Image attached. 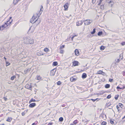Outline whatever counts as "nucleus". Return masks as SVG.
<instances>
[{"mask_svg":"<svg viewBox=\"0 0 125 125\" xmlns=\"http://www.w3.org/2000/svg\"><path fill=\"white\" fill-rule=\"evenodd\" d=\"M25 39L26 40H28L29 41H25V44H28L29 43L30 44H32L34 43V40L28 37V38H25Z\"/></svg>","mask_w":125,"mask_h":125,"instance_id":"obj_1","label":"nucleus"},{"mask_svg":"<svg viewBox=\"0 0 125 125\" xmlns=\"http://www.w3.org/2000/svg\"><path fill=\"white\" fill-rule=\"evenodd\" d=\"M35 27L33 26H31L28 32V33H30L33 32L35 29Z\"/></svg>","mask_w":125,"mask_h":125,"instance_id":"obj_2","label":"nucleus"},{"mask_svg":"<svg viewBox=\"0 0 125 125\" xmlns=\"http://www.w3.org/2000/svg\"><path fill=\"white\" fill-rule=\"evenodd\" d=\"M8 26V25L6 23H5L4 24L2 25L1 26H0V30L2 31L4 29L7 27Z\"/></svg>","mask_w":125,"mask_h":125,"instance_id":"obj_3","label":"nucleus"},{"mask_svg":"<svg viewBox=\"0 0 125 125\" xmlns=\"http://www.w3.org/2000/svg\"><path fill=\"white\" fill-rule=\"evenodd\" d=\"M25 88L27 89L31 90L32 88V86L31 85V84L30 83L29 84H26L25 86Z\"/></svg>","mask_w":125,"mask_h":125,"instance_id":"obj_4","label":"nucleus"},{"mask_svg":"<svg viewBox=\"0 0 125 125\" xmlns=\"http://www.w3.org/2000/svg\"><path fill=\"white\" fill-rule=\"evenodd\" d=\"M43 10V8L42 6H41L40 9V10L37 13V15L38 17L41 14Z\"/></svg>","mask_w":125,"mask_h":125,"instance_id":"obj_5","label":"nucleus"},{"mask_svg":"<svg viewBox=\"0 0 125 125\" xmlns=\"http://www.w3.org/2000/svg\"><path fill=\"white\" fill-rule=\"evenodd\" d=\"M90 20H86L84 21V24L85 25H88L90 24L92 22V21L90 20L91 21H90Z\"/></svg>","mask_w":125,"mask_h":125,"instance_id":"obj_6","label":"nucleus"},{"mask_svg":"<svg viewBox=\"0 0 125 125\" xmlns=\"http://www.w3.org/2000/svg\"><path fill=\"white\" fill-rule=\"evenodd\" d=\"M11 18V17H10V20L6 22L5 23L8 25V26H10V24H11V23L12 21V19H11V20H10Z\"/></svg>","mask_w":125,"mask_h":125,"instance_id":"obj_7","label":"nucleus"},{"mask_svg":"<svg viewBox=\"0 0 125 125\" xmlns=\"http://www.w3.org/2000/svg\"><path fill=\"white\" fill-rule=\"evenodd\" d=\"M56 70L55 69H53L50 72V75L52 76H54L55 73V72H56Z\"/></svg>","mask_w":125,"mask_h":125,"instance_id":"obj_8","label":"nucleus"},{"mask_svg":"<svg viewBox=\"0 0 125 125\" xmlns=\"http://www.w3.org/2000/svg\"><path fill=\"white\" fill-rule=\"evenodd\" d=\"M36 18V17H35L34 16H33L30 20V22L32 23H34L35 22V19Z\"/></svg>","mask_w":125,"mask_h":125,"instance_id":"obj_9","label":"nucleus"},{"mask_svg":"<svg viewBox=\"0 0 125 125\" xmlns=\"http://www.w3.org/2000/svg\"><path fill=\"white\" fill-rule=\"evenodd\" d=\"M100 117L104 119H106V116L105 115H104L103 113H102L100 115Z\"/></svg>","mask_w":125,"mask_h":125,"instance_id":"obj_10","label":"nucleus"},{"mask_svg":"<svg viewBox=\"0 0 125 125\" xmlns=\"http://www.w3.org/2000/svg\"><path fill=\"white\" fill-rule=\"evenodd\" d=\"M69 4L68 3H67L65 4L64 6V10H67L68 8V7Z\"/></svg>","mask_w":125,"mask_h":125,"instance_id":"obj_11","label":"nucleus"},{"mask_svg":"<svg viewBox=\"0 0 125 125\" xmlns=\"http://www.w3.org/2000/svg\"><path fill=\"white\" fill-rule=\"evenodd\" d=\"M73 65L74 66H77L78 65L79 62L77 61H74L73 62Z\"/></svg>","mask_w":125,"mask_h":125,"instance_id":"obj_12","label":"nucleus"},{"mask_svg":"<svg viewBox=\"0 0 125 125\" xmlns=\"http://www.w3.org/2000/svg\"><path fill=\"white\" fill-rule=\"evenodd\" d=\"M83 23L82 21H79L76 23V25L77 26H79L81 25Z\"/></svg>","mask_w":125,"mask_h":125,"instance_id":"obj_13","label":"nucleus"},{"mask_svg":"<svg viewBox=\"0 0 125 125\" xmlns=\"http://www.w3.org/2000/svg\"><path fill=\"white\" fill-rule=\"evenodd\" d=\"M40 22V19H37L35 21V23L36 24V26L38 25Z\"/></svg>","mask_w":125,"mask_h":125,"instance_id":"obj_14","label":"nucleus"},{"mask_svg":"<svg viewBox=\"0 0 125 125\" xmlns=\"http://www.w3.org/2000/svg\"><path fill=\"white\" fill-rule=\"evenodd\" d=\"M37 55L38 56L43 55V54L42 52L41 51H40L38 52L37 53Z\"/></svg>","mask_w":125,"mask_h":125,"instance_id":"obj_15","label":"nucleus"},{"mask_svg":"<svg viewBox=\"0 0 125 125\" xmlns=\"http://www.w3.org/2000/svg\"><path fill=\"white\" fill-rule=\"evenodd\" d=\"M36 105V104L35 103H33L30 104L29 105V107L31 108H32L35 106Z\"/></svg>","mask_w":125,"mask_h":125,"instance_id":"obj_16","label":"nucleus"},{"mask_svg":"<svg viewBox=\"0 0 125 125\" xmlns=\"http://www.w3.org/2000/svg\"><path fill=\"white\" fill-rule=\"evenodd\" d=\"M75 55L78 56L79 54V52L78 50L77 49H76L75 51Z\"/></svg>","mask_w":125,"mask_h":125,"instance_id":"obj_17","label":"nucleus"},{"mask_svg":"<svg viewBox=\"0 0 125 125\" xmlns=\"http://www.w3.org/2000/svg\"><path fill=\"white\" fill-rule=\"evenodd\" d=\"M87 75L86 73H83V74L82 77L84 79L86 78Z\"/></svg>","mask_w":125,"mask_h":125,"instance_id":"obj_18","label":"nucleus"},{"mask_svg":"<svg viewBox=\"0 0 125 125\" xmlns=\"http://www.w3.org/2000/svg\"><path fill=\"white\" fill-rule=\"evenodd\" d=\"M30 69L29 68H26L24 70V72L25 73H26L28 72H29L30 71Z\"/></svg>","mask_w":125,"mask_h":125,"instance_id":"obj_19","label":"nucleus"},{"mask_svg":"<svg viewBox=\"0 0 125 125\" xmlns=\"http://www.w3.org/2000/svg\"><path fill=\"white\" fill-rule=\"evenodd\" d=\"M44 50L45 52L47 53L49 52V50L48 48H46L44 49Z\"/></svg>","mask_w":125,"mask_h":125,"instance_id":"obj_20","label":"nucleus"},{"mask_svg":"<svg viewBox=\"0 0 125 125\" xmlns=\"http://www.w3.org/2000/svg\"><path fill=\"white\" fill-rule=\"evenodd\" d=\"M70 80L71 82H74L76 80V79L75 78H74L73 77H72L70 78Z\"/></svg>","mask_w":125,"mask_h":125,"instance_id":"obj_21","label":"nucleus"},{"mask_svg":"<svg viewBox=\"0 0 125 125\" xmlns=\"http://www.w3.org/2000/svg\"><path fill=\"white\" fill-rule=\"evenodd\" d=\"M52 65L54 66H56L58 65V63L56 62H53Z\"/></svg>","mask_w":125,"mask_h":125,"instance_id":"obj_22","label":"nucleus"},{"mask_svg":"<svg viewBox=\"0 0 125 125\" xmlns=\"http://www.w3.org/2000/svg\"><path fill=\"white\" fill-rule=\"evenodd\" d=\"M12 118L10 117H9L7 120V121L10 122L12 120Z\"/></svg>","mask_w":125,"mask_h":125,"instance_id":"obj_23","label":"nucleus"},{"mask_svg":"<svg viewBox=\"0 0 125 125\" xmlns=\"http://www.w3.org/2000/svg\"><path fill=\"white\" fill-rule=\"evenodd\" d=\"M119 105L121 108H123L124 107V106L122 104L120 103H119Z\"/></svg>","mask_w":125,"mask_h":125,"instance_id":"obj_24","label":"nucleus"},{"mask_svg":"<svg viewBox=\"0 0 125 125\" xmlns=\"http://www.w3.org/2000/svg\"><path fill=\"white\" fill-rule=\"evenodd\" d=\"M100 49L101 50H103L104 49V46L103 45L101 46L100 47Z\"/></svg>","mask_w":125,"mask_h":125,"instance_id":"obj_25","label":"nucleus"},{"mask_svg":"<svg viewBox=\"0 0 125 125\" xmlns=\"http://www.w3.org/2000/svg\"><path fill=\"white\" fill-rule=\"evenodd\" d=\"M110 86V84H106L105 86V87L106 88H109Z\"/></svg>","mask_w":125,"mask_h":125,"instance_id":"obj_26","label":"nucleus"},{"mask_svg":"<svg viewBox=\"0 0 125 125\" xmlns=\"http://www.w3.org/2000/svg\"><path fill=\"white\" fill-rule=\"evenodd\" d=\"M19 1L18 0H14L13 1V3L15 4H16Z\"/></svg>","mask_w":125,"mask_h":125,"instance_id":"obj_27","label":"nucleus"},{"mask_svg":"<svg viewBox=\"0 0 125 125\" xmlns=\"http://www.w3.org/2000/svg\"><path fill=\"white\" fill-rule=\"evenodd\" d=\"M37 79L38 80H41L42 79V77L40 76H37Z\"/></svg>","mask_w":125,"mask_h":125,"instance_id":"obj_28","label":"nucleus"},{"mask_svg":"<svg viewBox=\"0 0 125 125\" xmlns=\"http://www.w3.org/2000/svg\"><path fill=\"white\" fill-rule=\"evenodd\" d=\"M6 62V66H7L10 64V63L9 62H7V61H5Z\"/></svg>","mask_w":125,"mask_h":125,"instance_id":"obj_29","label":"nucleus"},{"mask_svg":"<svg viewBox=\"0 0 125 125\" xmlns=\"http://www.w3.org/2000/svg\"><path fill=\"white\" fill-rule=\"evenodd\" d=\"M95 32V28H94L93 29V31H92L91 32V33L92 34H94Z\"/></svg>","mask_w":125,"mask_h":125,"instance_id":"obj_30","label":"nucleus"},{"mask_svg":"<svg viewBox=\"0 0 125 125\" xmlns=\"http://www.w3.org/2000/svg\"><path fill=\"white\" fill-rule=\"evenodd\" d=\"M119 96V95L118 94H117V95H115V98L116 100H117L118 99V97Z\"/></svg>","mask_w":125,"mask_h":125,"instance_id":"obj_31","label":"nucleus"},{"mask_svg":"<svg viewBox=\"0 0 125 125\" xmlns=\"http://www.w3.org/2000/svg\"><path fill=\"white\" fill-rule=\"evenodd\" d=\"M16 76L15 75H14L13 76H12L10 78L11 80H14V79L15 78Z\"/></svg>","mask_w":125,"mask_h":125,"instance_id":"obj_32","label":"nucleus"},{"mask_svg":"<svg viewBox=\"0 0 125 125\" xmlns=\"http://www.w3.org/2000/svg\"><path fill=\"white\" fill-rule=\"evenodd\" d=\"M102 33L103 32L102 31H99L98 33V36H100L102 35Z\"/></svg>","mask_w":125,"mask_h":125,"instance_id":"obj_33","label":"nucleus"},{"mask_svg":"<svg viewBox=\"0 0 125 125\" xmlns=\"http://www.w3.org/2000/svg\"><path fill=\"white\" fill-rule=\"evenodd\" d=\"M104 72L101 70H100L97 73L98 74H102V73H103Z\"/></svg>","mask_w":125,"mask_h":125,"instance_id":"obj_34","label":"nucleus"},{"mask_svg":"<svg viewBox=\"0 0 125 125\" xmlns=\"http://www.w3.org/2000/svg\"><path fill=\"white\" fill-rule=\"evenodd\" d=\"M36 100L35 99H33V98H32L31 100H30L29 101V103H30V102H36Z\"/></svg>","mask_w":125,"mask_h":125,"instance_id":"obj_35","label":"nucleus"},{"mask_svg":"<svg viewBox=\"0 0 125 125\" xmlns=\"http://www.w3.org/2000/svg\"><path fill=\"white\" fill-rule=\"evenodd\" d=\"M106 2L108 3H110L112 2L111 0H106Z\"/></svg>","mask_w":125,"mask_h":125,"instance_id":"obj_36","label":"nucleus"},{"mask_svg":"<svg viewBox=\"0 0 125 125\" xmlns=\"http://www.w3.org/2000/svg\"><path fill=\"white\" fill-rule=\"evenodd\" d=\"M110 123L112 124H114V122L113 121V120L111 119L110 120Z\"/></svg>","mask_w":125,"mask_h":125,"instance_id":"obj_37","label":"nucleus"},{"mask_svg":"<svg viewBox=\"0 0 125 125\" xmlns=\"http://www.w3.org/2000/svg\"><path fill=\"white\" fill-rule=\"evenodd\" d=\"M59 120L60 121H62L63 120V118L62 117H60L59 118Z\"/></svg>","mask_w":125,"mask_h":125,"instance_id":"obj_38","label":"nucleus"},{"mask_svg":"<svg viewBox=\"0 0 125 125\" xmlns=\"http://www.w3.org/2000/svg\"><path fill=\"white\" fill-rule=\"evenodd\" d=\"M106 123L105 122L103 121V122L101 124L102 125H106Z\"/></svg>","mask_w":125,"mask_h":125,"instance_id":"obj_39","label":"nucleus"},{"mask_svg":"<svg viewBox=\"0 0 125 125\" xmlns=\"http://www.w3.org/2000/svg\"><path fill=\"white\" fill-rule=\"evenodd\" d=\"M57 84L58 85H60L61 84V83L60 81H59L57 82Z\"/></svg>","mask_w":125,"mask_h":125,"instance_id":"obj_40","label":"nucleus"},{"mask_svg":"<svg viewBox=\"0 0 125 125\" xmlns=\"http://www.w3.org/2000/svg\"><path fill=\"white\" fill-rule=\"evenodd\" d=\"M64 52V51L63 50H62L61 49L60 51V53H61V54H63Z\"/></svg>","mask_w":125,"mask_h":125,"instance_id":"obj_41","label":"nucleus"},{"mask_svg":"<svg viewBox=\"0 0 125 125\" xmlns=\"http://www.w3.org/2000/svg\"><path fill=\"white\" fill-rule=\"evenodd\" d=\"M73 123L74 124H76L77 123V120H76L73 122Z\"/></svg>","mask_w":125,"mask_h":125,"instance_id":"obj_42","label":"nucleus"},{"mask_svg":"<svg viewBox=\"0 0 125 125\" xmlns=\"http://www.w3.org/2000/svg\"><path fill=\"white\" fill-rule=\"evenodd\" d=\"M111 96L110 94L108 95L107 97V98L108 99H109L111 98Z\"/></svg>","mask_w":125,"mask_h":125,"instance_id":"obj_43","label":"nucleus"},{"mask_svg":"<svg viewBox=\"0 0 125 125\" xmlns=\"http://www.w3.org/2000/svg\"><path fill=\"white\" fill-rule=\"evenodd\" d=\"M64 46L65 45H63L62 46H60V49H62L64 48Z\"/></svg>","mask_w":125,"mask_h":125,"instance_id":"obj_44","label":"nucleus"},{"mask_svg":"<svg viewBox=\"0 0 125 125\" xmlns=\"http://www.w3.org/2000/svg\"><path fill=\"white\" fill-rule=\"evenodd\" d=\"M98 99V98H96V99H91V100H92V101L93 102H94L96 100H97V99Z\"/></svg>","mask_w":125,"mask_h":125,"instance_id":"obj_45","label":"nucleus"},{"mask_svg":"<svg viewBox=\"0 0 125 125\" xmlns=\"http://www.w3.org/2000/svg\"><path fill=\"white\" fill-rule=\"evenodd\" d=\"M116 108L117 109L118 111H119L120 110V109H119V107L118 105L116 106Z\"/></svg>","mask_w":125,"mask_h":125,"instance_id":"obj_46","label":"nucleus"},{"mask_svg":"<svg viewBox=\"0 0 125 125\" xmlns=\"http://www.w3.org/2000/svg\"><path fill=\"white\" fill-rule=\"evenodd\" d=\"M121 44L123 46L125 45V42H123L121 43Z\"/></svg>","mask_w":125,"mask_h":125,"instance_id":"obj_47","label":"nucleus"},{"mask_svg":"<svg viewBox=\"0 0 125 125\" xmlns=\"http://www.w3.org/2000/svg\"><path fill=\"white\" fill-rule=\"evenodd\" d=\"M113 80V79H110L109 80V81L110 82H112Z\"/></svg>","mask_w":125,"mask_h":125,"instance_id":"obj_48","label":"nucleus"},{"mask_svg":"<svg viewBox=\"0 0 125 125\" xmlns=\"http://www.w3.org/2000/svg\"><path fill=\"white\" fill-rule=\"evenodd\" d=\"M115 61L116 62H119V59H118L117 60H116Z\"/></svg>","mask_w":125,"mask_h":125,"instance_id":"obj_49","label":"nucleus"},{"mask_svg":"<svg viewBox=\"0 0 125 125\" xmlns=\"http://www.w3.org/2000/svg\"><path fill=\"white\" fill-rule=\"evenodd\" d=\"M96 0H92V2L93 3H94L96 2Z\"/></svg>","mask_w":125,"mask_h":125,"instance_id":"obj_50","label":"nucleus"},{"mask_svg":"<svg viewBox=\"0 0 125 125\" xmlns=\"http://www.w3.org/2000/svg\"><path fill=\"white\" fill-rule=\"evenodd\" d=\"M3 98L5 101H6L7 100V99L5 97H4Z\"/></svg>","mask_w":125,"mask_h":125,"instance_id":"obj_51","label":"nucleus"},{"mask_svg":"<svg viewBox=\"0 0 125 125\" xmlns=\"http://www.w3.org/2000/svg\"><path fill=\"white\" fill-rule=\"evenodd\" d=\"M116 88L117 89H121L122 88H120L119 86H118Z\"/></svg>","mask_w":125,"mask_h":125,"instance_id":"obj_52","label":"nucleus"},{"mask_svg":"<svg viewBox=\"0 0 125 125\" xmlns=\"http://www.w3.org/2000/svg\"><path fill=\"white\" fill-rule=\"evenodd\" d=\"M25 114V113H24V112H22V113H21V115H22V116H24Z\"/></svg>","mask_w":125,"mask_h":125,"instance_id":"obj_53","label":"nucleus"},{"mask_svg":"<svg viewBox=\"0 0 125 125\" xmlns=\"http://www.w3.org/2000/svg\"><path fill=\"white\" fill-rule=\"evenodd\" d=\"M25 38L24 39V42H25V41H28V40H26V39H25V38ZM28 41H29V40H28Z\"/></svg>","mask_w":125,"mask_h":125,"instance_id":"obj_54","label":"nucleus"},{"mask_svg":"<svg viewBox=\"0 0 125 125\" xmlns=\"http://www.w3.org/2000/svg\"><path fill=\"white\" fill-rule=\"evenodd\" d=\"M52 123H49L48 124V125H52Z\"/></svg>","mask_w":125,"mask_h":125,"instance_id":"obj_55","label":"nucleus"},{"mask_svg":"<svg viewBox=\"0 0 125 125\" xmlns=\"http://www.w3.org/2000/svg\"><path fill=\"white\" fill-rule=\"evenodd\" d=\"M74 37V36H73L72 37L71 39L72 41H73V39Z\"/></svg>","mask_w":125,"mask_h":125,"instance_id":"obj_56","label":"nucleus"},{"mask_svg":"<svg viewBox=\"0 0 125 125\" xmlns=\"http://www.w3.org/2000/svg\"><path fill=\"white\" fill-rule=\"evenodd\" d=\"M4 59L5 60V61H7V60H6L7 59H6V58H5V57H4Z\"/></svg>","mask_w":125,"mask_h":125,"instance_id":"obj_57","label":"nucleus"},{"mask_svg":"<svg viewBox=\"0 0 125 125\" xmlns=\"http://www.w3.org/2000/svg\"><path fill=\"white\" fill-rule=\"evenodd\" d=\"M32 125H36V124L35 123H33L32 124Z\"/></svg>","mask_w":125,"mask_h":125,"instance_id":"obj_58","label":"nucleus"},{"mask_svg":"<svg viewBox=\"0 0 125 125\" xmlns=\"http://www.w3.org/2000/svg\"><path fill=\"white\" fill-rule=\"evenodd\" d=\"M125 118V116L122 118V119H124Z\"/></svg>","mask_w":125,"mask_h":125,"instance_id":"obj_59","label":"nucleus"},{"mask_svg":"<svg viewBox=\"0 0 125 125\" xmlns=\"http://www.w3.org/2000/svg\"><path fill=\"white\" fill-rule=\"evenodd\" d=\"M49 1H48V0H47V3H49Z\"/></svg>","mask_w":125,"mask_h":125,"instance_id":"obj_60","label":"nucleus"},{"mask_svg":"<svg viewBox=\"0 0 125 125\" xmlns=\"http://www.w3.org/2000/svg\"><path fill=\"white\" fill-rule=\"evenodd\" d=\"M4 125V124H2V125Z\"/></svg>","mask_w":125,"mask_h":125,"instance_id":"obj_61","label":"nucleus"},{"mask_svg":"<svg viewBox=\"0 0 125 125\" xmlns=\"http://www.w3.org/2000/svg\"><path fill=\"white\" fill-rule=\"evenodd\" d=\"M101 8H101V7H103V6H102L101 5Z\"/></svg>","mask_w":125,"mask_h":125,"instance_id":"obj_62","label":"nucleus"},{"mask_svg":"<svg viewBox=\"0 0 125 125\" xmlns=\"http://www.w3.org/2000/svg\"><path fill=\"white\" fill-rule=\"evenodd\" d=\"M74 36V37L75 36H77V35H75Z\"/></svg>","mask_w":125,"mask_h":125,"instance_id":"obj_63","label":"nucleus"},{"mask_svg":"<svg viewBox=\"0 0 125 125\" xmlns=\"http://www.w3.org/2000/svg\"><path fill=\"white\" fill-rule=\"evenodd\" d=\"M70 125H73V124H71Z\"/></svg>","mask_w":125,"mask_h":125,"instance_id":"obj_64","label":"nucleus"}]
</instances>
